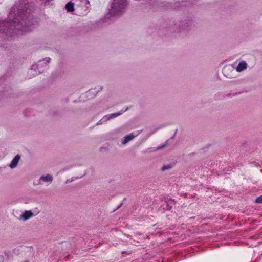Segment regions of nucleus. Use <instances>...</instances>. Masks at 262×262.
Returning <instances> with one entry per match:
<instances>
[{"label": "nucleus", "instance_id": "f257e3e1", "mask_svg": "<svg viewBox=\"0 0 262 262\" xmlns=\"http://www.w3.org/2000/svg\"><path fill=\"white\" fill-rule=\"evenodd\" d=\"M35 10L32 0H20L11 8L8 18L0 21V35L9 38L17 35L18 30L30 31L35 23L32 14Z\"/></svg>", "mask_w": 262, "mask_h": 262}, {"label": "nucleus", "instance_id": "f03ea898", "mask_svg": "<svg viewBox=\"0 0 262 262\" xmlns=\"http://www.w3.org/2000/svg\"><path fill=\"white\" fill-rule=\"evenodd\" d=\"M127 5V0H113L109 12L105 16L103 21L106 23V19H111V17L121 15L125 12Z\"/></svg>", "mask_w": 262, "mask_h": 262}, {"label": "nucleus", "instance_id": "7ed1b4c3", "mask_svg": "<svg viewBox=\"0 0 262 262\" xmlns=\"http://www.w3.org/2000/svg\"><path fill=\"white\" fill-rule=\"evenodd\" d=\"M158 210L165 212L166 211H170L176 205V201L172 199H169L165 196H162L160 198L159 203Z\"/></svg>", "mask_w": 262, "mask_h": 262}, {"label": "nucleus", "instance_id": "20e7f679", "mask_svg": "<svg viewBox=\"0 0 262 262\" xmlns=\"http://www.w3.org/2000/svg\"><path fill=\"white\" fill-rule=\"evenodd\" d=\"M51 61V58L49 57H46L43 60H39L35 65L37 66V70L39 71L40 73H43L45 71L49 69L48 63Z\"/></svg>", "mask_w": 262, "mask_h": 262}, {"label": "nucleus", "instance_id": "39448f33", "mask_svg": "<svg viewBox=\"0 0 262 262\" xmlns=\"http://www.w3.org/2000/svg\"><path fill=\"white\" fill-rule=\"evenodd\" d=\"M195 25L192 19L185 20L180 26V31L189 30L193 29Z\"/></svg>", "mask_w": 262, "mask_h": 262}, {"label": "nucleus", "instance_id": "423d86ee", "mask_svg": "<svg viewBox=\"0 0 262 262\" xmlns=\"http://www.w3.org/2000/svg\"><path fill=\"white\" fill-rule=\"evenodd\" d=\"M37 66L33 64L31 68L29 70L28 74L29 78L35 77L41 73L39 72V71L37 70Z\"/></svg>", "mask_w": 262, "mask_h": 262}, {"label": "nucleus", "instance_id": "0eeeda50", "mask_svg": "<svg viewBox=\"0 0 262 262\" xmlns=\"http://www.w3.org/2000/svg\"><path fill=\"white\" fill-rule=\"evenodd\" d=\"M20 159V156L19 155L17 154V155H16L14 157V158L12 159L9 165V167L12 169L15 168L17 165Z\"/></svg>", "mask_w": 262, "mask_h": 262}, {"label": "nucleus", "instance_id": "6e6552de", "mask_svg": "<svg viewBox=\"0 0 262 262\" xmlns=\"http://www.w3.org/2000/svg\"><path fill=\"white\" fill-rule=\"evenodd\" d=\"M33 213L31 210L25 211L24 212L22 213L21 215V218L23 219L24 221H26L29 218L33 216Z\"/></svg>", "mask_w": 262, "mask_h": 262}, {"label": "nucleus", "instance_id": "1a4fd4ad", "mask_svg": "<svg viewBox=\"0 0 262 262\" xmlns=\"http://www.w3.org/2000/svg\"><path fill=\"white\" fill-rule=\"evenodd\" d=\"M247 64L246 61H242L240 62L236 67V71L237 72H241L247 68Z\"/></svg>", "mask_w": 262, "mask_h": 262}, {"label": "nucleus", "instance_id": "9d476101", "mask_svg": "<svg viewBox=\"0 0 262 262\" xmlns=\"http://www.w3.org/2000/svg\"><path fill=\"white\" fill-rule=\"evenodd\" d=\"M123 112H124V111L121 110V111L118 112L107 114V115H106V116L107 117L108 120H109L111 119H113V118H116V117L119 116V115H121Z\"/></svg>", "mask_w": 262, "mask_h": 262}, {"label": "nucleus", "instance_id": "9b49d317", "mask_svg": "<svg viewBox=\"0 0 262 262\" xmlns=\"http://www.w3.org/2000/svg\"><path fill=\"white\" fill-rule=\"evenodd\" d=\"M40 180H42L45 182H52L53 181V178L52 176L50 174H47L46 176H41L40 177Z\"/></svg>", "mask_w": 262, "mask_h": 262}, {"label": "nucleus", "instance_id": "f8f14e48", "mask_svg": "<svg viewBox=\"0 0 262 262\" xmlns=\"http://www.w3.org/2000/svg\"><path fill=\"white\" fill-rule=\"evenodd\" d=\"M134 136L132 134H129L126 136H125L123 138V140L122 141V144H125L129 141L132 140L134 138Z\"/></svg>", "mask_w": 262, "mask_h": 262}, {"label": "nucleus", "instance_id": "ddd939ff", "mask_svg": "<svg viewBox=\"0 0 262 262\" xmlns=\"http://www.w3.org/2000/svg\"><path fill=\"white\" fill-rule=\"evenodd\" d=\"M74 4L72 2H69L66 5L65 8L68 12H72L74 11Z\"/></svg>", "mask_w": 262, "mask_h": 262}, {"label": "nucleus", "instance_id": "4468645a", "mask_svg": "<svg viewBox=\"0 0 262 262\" xmlns=\"http://www.w3.org/2000/svg\"><path fill=\"white\" fill-rule=\"evenodd\" d=\"M173 166V164H167V165H164V166H163L162 167L161 170L163 171H165L166 170L170 169L171 168H172Z\"/></svg>", "mask_w": 262, "mask_h": 262}, {"label": "nucleus", "instance_id": "2eb2a0df", "mask_svg": "<svg viewBox=\"0 0 262 262\" xmlns=\"http://www.w3.org/2000/svg\"><path fill=\"white\" fill-rule=\"evenodd\" d=\"M108 120V118H107V117L106 115L104 116L97 123V124L99 125V124H103L104 123L106 122V121H107Z\"/></svg>", "mask_w": 262, "mask_h": 262}, {"label": "nucleus", "instance_id": "dca6fc26", "mask_svg": "<svg viewBox=\"0 0 262 262\" xmlns=\"http://www.w3.org/2000/svg\"><path fill=\"white\" fill-rule=\"evenodd\" d=\"M180 3L179 2H177L174 3V5H173L171 4V5L170 6V7L172 9H176L177 8H178L179 7H180Z\"/></svg>", "mask_w": 262, "mask_h": 262}, {"label": "nucleus", "instance_id": "f3484780", "mask_svg": "<svg viewBox=\"0 0 262 262\" xmlns=\"http://www.w3.org/2000/svg\"><path fill=\"white\" fill-rule=\"evenodd\" d=\"M254 202L256 203H258V204L262 203V195L258 196L255 200Z\"/></svg>", "mask_w": 262, "mask_h": 262}, {"label": "nucleus", "instance_id": "a211bd4d", "mask_svg": "<svg viewBox=\"0 0 262 262\" xmlns=\"http://www.w3.org/2000/svg\"><path fill=\"white\" fill-rule=\"evenodd\" d=\"M237 93H233V94H231V93H227V94H226V97H232L233 96H234L235 95H236Z\"/></svg>", "mask_w": 262, "mask_h": 262}, {"label": "nucleus", "instance_id": "6ab92c4d", "mask_svg": "<svg viewBox=\"0 0 262 262\" xmlns=\"http://www.w3.org/2000/svg\"><path fill=\"white\" fill-rule=\"evenodd\" d=\"M4 257L2 256V255H0V262H4Z\"/></svg>", "mask_w": 262, "mask_h": 262}, {"label": "nucleus", "instance_id": "aec40b11", "mask_svg": "<svg viewBox=\"0 0 262 262\" xmlns=\"http://www.w3.org/2000/svg\"><path fill=\"white\" fill-rule=\"evenodd\" d=\"M220 96V94H218L217 95H216L215 97L216 98H220L219 96Z\"/></svg>", "mask_w": 262, "mask_h": 262}, {"label": "nucleus", "instance_id": "412c9836", "mask_svg": "<svg viewBox=\"0 0 262 262\" xmlns=\"http://www.w3.org/2000/svg\"><path fill=\"white\" fill-rule=\"evenodd\" d=\"M24 262H29V260H25Z\"/></svg>", "mask_w": 262, "mask_h": 262}, {"label": "nucleus", "instance_id": "4be33fe9", "mask_svg": "<svg viewBox=\"0 0 262 262\" xmlns=\"http://www.w3.org/2000/svg\"><path fill=\"white\" fill-rule=\"evenodd\" d=\"M225 96L224 95L223 96V98H224Z\"/></svg>", "mask_w": 262, "mask_h": 262}]
</instances>
